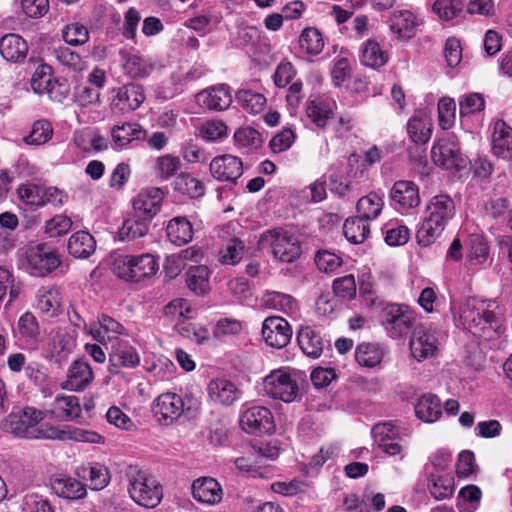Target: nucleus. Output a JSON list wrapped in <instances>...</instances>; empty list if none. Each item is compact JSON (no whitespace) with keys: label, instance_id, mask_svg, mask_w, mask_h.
Wrapping results in <instances>:
<instances>
[{"label":"nucleus","instance_id":"1","mask_svg":"<svg viewBox=\"0 0 512 512\" xmlns=\"http://www.w3.org/2000/svg\"><path fill=\"white\" fill-rule=\"evenodd\" d=\"M456 321L458 326L486 340L498 335L500 329L495 313L489 310V304L476 298H468L460 305Z\"/></svg>","mask_w":512,"mask_h":512},{"label":"nucleus","instance_id":"2","mask_svg":"<svg viewBox=\"0 0 512 512\" xmlns=\"http://www.w3.org/2000/svg\"><path fill=\"white\" fill-rule=\"evenodd\" d=\"M455 213V203L449 195L433 196L426 206L425 219L416 234L418 243L422 246L433 243L445 230Z\"/></svg>","mask_w":512,"mask_h":512},{"label":"nucleus","instance_id":"3","mask_svg":"<svg viewBox=\"0 0 512 512\" xmlns=\"http://www.w3.org/2000/svg\"><path fill=\"white\" fill-rule=\"evenodd\" d=\"M124 477L128 483V494L136 504L154 508L161 502L162 488L156 478L146 470L129 465L124 471Z\"/></svg>","mask_w":512,"mask_h":512},{"label":"nucleus","instance_id":"4","mask_svg":"<svg viewBox=\"0 0 512 512\" xmlns=\"http://www.w3.org/2000/svg\"><path fill=\"white\" fill-rule=\"evenodd\" d=\"M43 413L35 408L27 407L21 414L11 415L7 421L9 431L21 438L28 439H61L64 432L48 425H38Z\"/></svg>","mask_w":512,"mask_h":512},{"label":"nucleus","instance_id":"5","mask_svg":"<svg viewBox=\"0 0 512 512\" xmlns=\"http://www.w3.org/2000/svg\"><path fill=\"white\" fill-rule=\"evenodd\" d=\"M158 270V260L150 253L118 255L113 262V272L126 281L140 282L151 278Z\"/></svg>","mask_w":512,"mask_h":512},{"label":"nucleus","instance_id":"6","mask_svg":"<svg viewBox=\"0 0 512 512\" xmlns=\"http://www.w3.org/2000/svg\"><path fill=\"white\" fill-rule=\"evenodd\" d=\"M197 409V402L191 396L166 392L160 394L152 403V413L161 425H171L185 412Z\"/></svg>","mask_w":512,"mask_h":512},{"label":"nucleus","instance_id":"7","mask_svg":"<svg viewBox=\"0 0 512 512\" xmlns=\"http://www.w3.org/2000/svg\"><path fill=\"white\" fill-rule=\"evenodd\" d=\"M61 264L56 250L46 243H30L22 252V266L31 275L44 277Z\"/></svg>","mask_w":512,"mask_h":512},{"label":"nucleus","instance_id":"8","mask_svg":"<svg viewBox=\"0 0 512 512\" xmlns=\"http://www.w3.org/2000/svg\"><path fill=\"white\" fill-rule=\"evenodd\" d=\"M259 245L263 249H269L273 257L282 263H292L301 255L299 241L282 228H275L262 233Z\"/></svg>","mask_w":512,"mask_h":512},{"label":"nucleus","instance_id":"9","mask_svg":"<svg viewBox=\"0 0 512 512\" xmlns=\"http://www.w3.org/2000/svg\"><path fill=\"white\" fill-rule=\"evenodd\" d=\"M431 159L437 166L451 171L465 169L469 164L468 157L462 153L454 135H448L434 143Z\"/></svg>","mask_w":512,"mask_h":512},{"label":"nucleus","instance_id":"10","mask_svg":"<svg viewBox=\"0 0 512 512\" xmlns=\"http://www.w3.org/2000/svg\"><path fill=\"white\" fill-rule=\"evenodd\" d=\"M263 388L267 396L290 403L299 392V386L291 373L284 369H276L263 379Z\"/></svg>","mask_w":512,"mask_h":512},{"label":"nucleus","instance_id":"11","mask_svg":"<svg viewBox=\"0 0 512 512\" xmlns=\"http://www.w3.org/2000/svg\"><path fill=\"white\" fill-rule=\"evenodd\" d=\"M415 322L413 312L405 305L388 304L383 311V325L393 338L406 335Z\"/></svg>","mask_w":512,"mask_h":512},{"label":"nucleus","instance_id":"12","mask_svg":"<svg viewBox=\"0 0 512 512\" xmlns=\"http://www.w3.org/2000/svg\"><path fill=\"white\" fill-rule=\"evenodd\" d=\"M241 428L250 434L267 433L275 430L271 411L263 406H253L244 410L240 415Z\"/></svg>","mask_w":512,"mask_h":512},{"label":"nucleus","instance_id":"13","mask_svg":"<svg viewBox=\"0 0 512 512\" xmlns=\"http://www.w3.org/2000/svg\"><path fill=\"white\" fill-rule=\"evenodd\" d=\"M141 361L137 349L126 340H117L109 354V372L120 373L121 369H133L139 366Z\"/></svg>","mask_w":512,"mask_h":512},{"label":"nucleus","instance_id":"14","mask_svg":"<svg viewBox=\"0 0 512 512\" xmlns=\"http://www.w3.org/2000/svg\"><path fill=\"white\" fill-rule=\"evenodd\" d=\"M412 356L419 362L438 353L439 341L436 333L424 326L414 329L410 342Z\"/></svg>","mask_w":512,"mask_h":512},{"label":"nucleus","instance_id":"15","mask_svg":"<svg viewBox=\"0 0 512 512\" xmlns=\"http://www.w3.org/2000/svg\"><path fill=\"white\" fill-rule=\"evenodd\" d=\"M262 336L270 347L281 349L287 346L292 337V329L282 317H267L262 324Z\"/></svg>","mask_w":512,"mask_h":512},{"label":"nucleus","instance_id":"16","mask_svg":"<svg viewBox=\"0 0 512 512\" xmlns=\"http://www.w3.org/2000/svg\"><path fill=\"white\" fill-rule=\"evenodd\" d=\"M371 433L374 442L386 454L396 456L402 452L399 427L391 421L375 424Z\"/></svg>","mask_w":512,"mask_h":512},{"label":"nucleus","instance_id":"17","mask_svg":"<svg viewBox=\"0 0 512 512\" xmlns=\"http://www.w3.org/2000/svg\"><path fill=\"white\" fill-rule=\"evenodd\" d=\"M209 170L218 181L235 182L243 173V165L240 158L225 154L213 158Z\"/></svg>","mask_w":512,"mask_h":512},{"label":"nucleus","instance_id":"18","mask_svg":"<svg viewBox=\"0 0 512 512\" xmlns=\"http://www.w3.org/2000/svg\"><path fill=\"white\" fill-rule=\"evenodd\" d=\"M390 198L396 210L407 212L420 204V195L418 186L407 180H400L394 183Z\"/></svg>","mask_w":512,"mask_h":512},{"label":"nucleus","instance_id":"19","mask_svg":"<svg viewBox=\"0 0 512 512\" xmlns=\"http://www.w3.org/2000/svg\"><path fill=\"white\" fill-rule=\"evenodd\" d=\"M387 23L397 39L409 40L415 36L419 20L412 11L397 10L391 13Z\"/></svg>","mask_w":512,"mask_h":512},{"label":"nucleus","instance_id":"20","mask_svg":"<svg viewBox=\"0 0 512 512\" xmlns=\"http://www.w3.org/2000/svg\"><path fill=\"white\" fill-rule=\"evenodd\" d=\"M163 191L152 187L141 191L133 200L135 214L150 220L160 211Z\"/></svg>","mask_w":512,"mask_h":512},{"label":"nucleus","instance_id":"21","mask_svg":"<svg viewBox=\"0 0 512 512\" xmlns=\"http://www.w3.org/2000/svg\"><path fill=\"white\" fill-rule=\"evenodd\" d=\"M193 498L205 505H216L222 501L223 490L219 482L212 477H200L191 485Z\"/></svg>","mask_w":512,"mask_h":512},{"label":"nucleus","instance_id":"22","mask_svg":"<svg viewBox=\"0 0 512 512\" xmlns=\"http://www.w3.org/2000/svg\"><path fill=\"white\" fill-rule=\"evenodd\" d=\"M196 102L209 110L223 111L231 105L232 96L229 87L221 84L197 93Z\"/></svg>","mask_w":512,"mask_h":512},{"label":"nucleus","instance_id":"23","mask_svg":"<svg viewBox=\"0 0 512 512\" xmlns=\"http://www.w3.org/2000/svg\"><path fill=\"white\" fill-rule=\"evenodd\" d=\"M145 100L143 87L138 84H128L117 89L112 99L113 108L120 112L134 111Z\"/></svg>","mask_w":512,"mask_h":512},{"label":"nucleus","instance_id":"24","mask_svg":"<svg viewBox=\"0 0 512 512\" xmlns=\"http://www.w3.org/2000/svg\"><path fill=\"white\" fill-rule=\"evenodd\" d=\"M73 338L65 331H52L46 348V357L50 362L60 364L74 349Z\"/></svg>","mask_w":512,"mask_h":512},{"label":"nucleus","instance_id":"25","mask_svg":"<svg viewBox=\"0 0 512 512\" xmlns=\"http://www.w3.org/2000/svg\"><path fill=\"white\" fill-rule=\"evenodd\" d=\"M210 401L222 406H230L241 395L240 390L230 380L224 378L213 379L207 386Z\"/></svg>","mask_w":512,"mask_h":512},{"label":"nucleus","instance_id":"26","mask_svg":"<svg viewBox=\"0 0 512 512\" xmlns=\"http://www.w3.org/2000/svg\"><path fill=\"white\" fill-rule=\"evenodd\" d=\"M94 373L89 364L82 360H76L71 363L67 370V378L62 384V388L71 391H83L93 381Z\"/></svg>","mask_w":512,"mask_h":512},{"label":"nucleus","instance_id":"27","mask_svg":"<svg viewBox=\"0 0 512 512\" xmlns=\"http://www.w3.org/2000/svg\"><path fill=\"white\" fill-rule=\"evenodd\" d=\"M492 151L499 158L512 159V128L502 120L493 127Z\"/></svg>","mask_w":512,"mask_h":512},{"label":"nucleus","instance_id":"28","mask_svg":"<svg viewBox=\"0 0 512 512\" xmlns=\"http://www.w3.org/2000/svg\"><path fill=\"white\" fill-rule=\"evenodd\" d=\"M230 225L222 228L220 237L225 241L222 248L219 250L218 257L221 264L235 265L244 255V244L237 238H228Z\"/></svg>","mask_w":512,"mask_h":512},{"label":"nucleus","instance_id":"29","mask_svg":"<svg viewBox=\"0 0 512 512\" xmlns=\"http://www.w3.org/2000/svg\"><path fill=\"white\" fill-rule=\"evenodd\" d=\"M0 53L9 62H21L27 56L28 45L20 35L6 34L0 39Z\"/></svg>","mask_w":512,"mask_h":512},{"label":"nucleus","instance_id":"30","mask_svg":"<svg viewBox=\"0 0 512 512\" xmlns=\"http://www.w3.org/2000/svg\"><path fill=\"white\" fill-rule=\"evenodd\" d=\"M407 132L416 144L428 142L432 134V122L428 114L423 110L416 111L408 121Z\"/></svg>","mask_w":512,"mask_h":512},{"label":"nucleus","instance_id":"31","mask_svg":"<svg viewBox=\"0 0 512 512\" xmlns=\"http://www.w3.org/2000/svg\"><path fill=\"white\" fill-rule=\"evenodd\" d=\"M51 489L57 496L68 500L82 499L87 494L86 486L81 481L69 476L51 480Z\"/></svg>","mask_w":512,"mask_h":512},{"label":"nucleus","instance_id":"32","mask_svg":"<svg viewBox=\"0 0 512 512\" xmlns=\"http://www.w3.org/2000/svg\"><path fill=\"white\" fill-rule=\"evenodd\" d=\"M89 333L96 341L104 343L125 334V328L110 316L101 315L98 322L90 326Z\"/></svg>","mask_w":512,"mask_h":512},{"label":"nucleus","instance_id":"33","mask_svg":"<svg viewBox=\"0 0 512 512\" xmlns=\"http://www.w3.org/2000/svg\"><path fill=\"white\" fill-rule=\"evenodd\" d=\"M120 57L122 70L130 78H145L153 69L152 64L138 54L121 51Z\"/></svg>","mask_w":512,"mask_h":512},{"label":"nucleus","instance_id":"34","mask_svg":"<svg viewBox=\"0 0 512 512\" xmlns=\"http://www.w3.org/2000/svg\"><path fill=\"white\" fill-rule=\"evenodd\" d=\"M51 413L60 420H74L81 414L79 399L73 395H57L51 403Z\"/></svg>","mask_w":512,"mask_h":512},{"label":"nucleus","instance_id":"35","mask_svg":"<svg viewBox=\"0 0 512 512\" xmlns=\"http://www.w3.org/2000/svg\"><path fill=\"white\" fill-rule=\"evenodd\" d=\"M298 344L305 355L319 358L323 352V339L318 332L309 326L302 327L297 335Z\"/></svg>","mask_w":512,"mask_h":512},{"label":"nucleus","instance_id":"36","mask_svg":"<svg viewBox=\"0 0 512 512\" xmlns=\"http://www.w3.org/2000/svg\"><path fill=\"white\" fill-rule=\"evenodd\" d=\"M96 249L94 237L86 231L72 234L68 240V251L75 258H88Z\"/></svg>","mask_w":512,"mask_h":512},{"label":"nucleus","instance_id":"37","mask_svg":"<svg viewBox=\"0 0 512 512\" xmlns=\"http://www.w3.org/2000/svg\"><path fill=\"white\" fill-rule=\"evenodd\" d=\"M415 414L427 423L437 421L442 414L440 400L433 394L422 395L415 405Z\"/></svg>","mask_w":512,"mask_h":512},{"label":"nucleus","instance_id":"38","mask_svg":"<svg viewBox=\"0 0 512 512\" xmlns=\"http://www.w3.org/2000/svg\"><path fill=\"white\" fill-rule=\"evenodd\" d=\"M210 271L205 265L190 267L186 272V285L193 293L202 296L209 292Z\"/></svg>","mask_w":512,"mask_h":512},{"label":"nucleus","instance_id":"39","mask_svg":"<svg viewBox=\"0 0 512 512\" xmlns=\"http://www.w3.org/2000/svg\"><path fill=\"white\" fill-rule=\"evenodd\" d=\"M144 131L136 123H124L116 125L111 131L112 140L117 149H123L134 140L144 138Z\"/></svg>","mask_w":512,"mask_h":512},{"label":"nucleus","instance_id":"40","mask_svg":"<svg viewBox=\"0 0 512 512\" xmlns=\"http://www.w3.org/2000/svg\"><path fill=\"white\" fill-rule=\"evenodd\" d=\"M263 306L269 309L281 311L286 314H293L297 311V302L289 294L267 291L261 298Z\"/></svg>","mask_w":512,"mask_h":512},{"label":"nucleus","instance_id":"41","mask_svg":"<svg viewBox=\"0 0 512 512\" xmlns=\"http://www.w3.org/2000/svg\"><path fill=\"white\" fill-rule=\"evenodd\" d=\"M169 240L177 246H182L192 240L193 229L185 217H175L169 221L167 228Z\"/></svg>","mask_w":512,"mask_h":512},{"label":"nucleus","instance_id":"42","mask_svg":"<svg viewBox=\"0 0 512 512\" xmlns=\"http://www.w3.org/2000/svg\"><path fill=\"white\" fill-rule=\"evenodd\" d=\"M384 207V201L381 195L372 192L361 197L357 202V213L359 218L365 221L376 219Z\"/></svg>","mask_w":512,"mask_h":512},{"label":"nucleus","instance_id":"43","mask_svg":"<svg viewBox=\"0 0 512 512\" xmlns=\"http://www.w3.org/2000/svg\"><path fill=\"white\" fill-rule=\"evenodd\" d=\"M383 347L375 343H361L357 346L355 358L359 365L373 368L379 365L384 357Z\"/></svg>","mask_w":512,"mask_h":512},{"label":"nucleus","instance_id":"44","mask_svg":"<svg viewBox=\"0 0 512 512\" xmlns=\"http://www.w3.org/2000/svg\"><path fill=\"white\" fill-rule=\"evenodd\" d=\"M182 163L178 156L164 154L155 159L153 171L160 181H168L181 169Z\"/></svg>","mask_w":512,"mask_h":512},{"label":"nucleus","instance_id":"45","mask_svg":"<svg viewBox=\"0 0 512 512\" xmlns=\"http://www.w3.org/2000/svg\"><path fill=\"white\" fill-rule=\"evenodd\" d=\"M37 308L47 316H56L60 308V294L55 288L41 287L37 292Z\"/></svg>","mask_w":512,"mask_h":512},{"label":"nucleus","instance_id":"46","mask_svg":"<svg viewBox=\"0 0 512 512\" xmlns=\"http://www.w3.org/2000/svg\"><path fill=\"white\" fill-rule=\"evenodd\" d=\"M325 42L320 30L306 27L300 34L299 46L306 54L318 55L323 51Z\"/></svg>","mask_w":512,"mask_h":512},{"label":"nucleus","instance_id":"47","mask_svg":"<svg viewBox=\"0 0 512 512\" xmlns=\"http://www.w3.org/2000/svg\"><path fill=\"white\" fill-rule=\"evenodd\" d=\"M235 100L245 111L251 114L260 113L267 102L263 94L251 89L238 90L235 95Z\"/></svg>","mask_w":512,"mask_h":512},{"label":"nucleus","instance_id":"48","mask_svg":"<svg viewBox=\"0 0 512 512\" xmlns=\"http://www.w3.org/2000/svg\"><path fill=\"white\" fill-rule=\"evenodd\" d=\"M360 61L371 68H379L388 61V55L381 49L378 42L368 40L361 49Z\"/></svg>","mask_w":512,"mask_h":512},{"label":"nucleus","instance_id":"49","mask_svg":"<svg viewBox=\"0 0 512 512\" xmlns=\"http://www.w3.org/2000/svg\"><path fill=\"white\" fill-rule=\"evenodd\" d=\"M343 232L349 242L360 244L369 236L370 226L363 218L352 217L345 221Z\"/></svg>","mask_w":512,"mask_h":512},{"label":"nucleus","instance_id":"50","mask_svg":"<svg viewBox=\"0 0 512 512\" xmlns=\"http://www.w3.org/2000/svg\"><path fill=\"white\" fill-rule=\"evenodd\" d=\"M148 230L149 221L135 214L124 221L118 234L121 240H135L146 235Z\"/></svg>","mask_w":512,"mask_h":512},{"label":"nucleus","instance_id":"51","mask_svg":"<svg viewBox=\"0 0 512 512\" xmlns=\"http://www.w3.org/2000/svg\"><path fill=\"white\" fill-rule=\"evenodd\" d=\"M83 477L90 482L93 490H102L110 482V472L107 467L100 463L89 464L82 467Z\"/></svg>","mask_w":512,"mask_h":512},{"label":"nucleus","instance_id":"52","mask_svg":"<svg viewBox=\"0 0 512 512\" xmlns=\"http://www.w3.org/2000/svg\"><path fill=\"white\" fill-rule=\"evenodd\" d=\"M175 188L190 198H199L204 194V184L189 173H180L175 180Z\"/></svg>","mask_w":512,"mask_h":512},{"label":"nucleus","instance_id":"53","mask_svg":"<svg viewBox=\"0 0 512 512\" xmlns=\"http://www.w3.org/2000/svg\"><path fill=\"white\" fill-rule=\"evenodd\" d=\"M21 512H54L48 499L34 492H28L19 500Z\"/></svg>","mask_w":512,"mask_h":512},{"label":"nucleus","instance_id":"54","mask_svg":"<svg viewBox=\"0 0 512 512\" xmlns=\"http://www.w3.org/2000/svg\"><path fill=\"white\" fill-rule=\"evenodd\" d=\"M462 0H436L432 6L433 12L442 21H450L463 11Z\"/></svg>","mask_w":512,"mask_h":512},{"label":"nucleus","instance_id":"55","mask_svg":"<svg viewBox=\"0 0 512 512\" xmlns=\"http://www.w3.org/2000/svg\"><path fill=\"white\" fill-rule=\"evenodd\" d=\"M485 100L480 93H467L459 98V113L461 117L470 116L483 111Z\"/></svg>","mask_w":512,"mask_h":512},{"label":"nucleus","instance_id":"56","mask_svg":"<svg viewBox=\"0 0 512 512\" xmlns=\"http://www.w3.org/2000/svg\"><path fill=\"white\" fill-rule=\"evenodd\" d=\"M64 41L71 46H81L88 42L89 31L81 23L74 22L67 24L62 30Z\"/></svg>","mask_w":512,"mask_h":512},{"label":"nucleus","instance_id":"57","mask_svg":"<svg viewBox=\"0 0 512 512\" xmlns=\"http://www.w3.org/2000/svg\"><path fill=\"white\" fill-rule=\"evenodd\" d=\"M53 136V128L49 121L38 120L33 126L31 133L24 138L29 145H43Z\"/></svg>","mask_w":512,"mask_h":512},{"label":"nucleus","instance_id":"58","mask_svg":"<svg viewBox=\"0 0 512 512\" xmlns=\"http://www.w3.org/2000/svg\"><path fill=\"white\" fill-rule=\"evenodd\" d=\"M307 116L318 127H325L333 112L328 103L320 100H312L307 106Z\"/></svg>","mask_w":512,"mask_h":512},{"label":"nucleus","instance_id":"59","mask_svg":"<svg viewBox=\"0 0 512 512\" xmlns=\"http://www.w3.org/2000/svg\"><path fill=\"white\" fill-rule=\"evenodd\" d=\"M489 256V247L483 236L474 234L469 239L468 258L474 264L484 263Z\"/></svg>","mask_w":512,"mask_h":512},{"label":"nucleus","instance_id":"60","mask_svg":"<svg viewBox=\"0 0 512 512\" xmlns=\"http://www.w3.org/2000/svg\"><path fill=\"white\" fill-rule=\"evenodd\" d=\"M456 103L453 98L443 97L438 102L439 125L442 129H450L455 121Z\"/></svg>","mask_w":512,"mask_h":512},{"label":"nucleus","instance_id":"61","mask_svg":"<svg viewBox=\"0 0 512 512\" xmlns=\"http://www.w3.org/2000/svg\"><path fill=\"white\" fill-rule=\"evenodd\" d=\"M243 326L242 323L232 318L219 319L213 329V335L215 338L224 341L229 337L240 334Z\"/></svg>","mask_w":512,"mask_h":512},{"label":"nucleus","instance_id":"62","mask_svg":"<svg viewBox=\"0 0 512 512\" xmlns=\"http://www.w3.org/2000/svg\"><path fill=\"white\" fill-rule=\"evenodd\" d=\"M52 79V68L47 64H41L36 68L31 77V88L37 94H44Z\"/></svg>","mask_w":512,"mask_h":512},{"label":"nucleus","instance_id":"63","mask_svg":"<svg viewBox=\"0 0 512 512\" xmlns=\"http://www.w3.org/2000/svg\"><path fill=\"white\" fill-rule=\"evenodd\" d=\"M43 187L35 184H22L17 189V195L21 202L30 206H43Z\"/></svg>","mask_w":512,"mask_h":512},{"label":"nucleus","instance_id":"64","mask_svg":"<svg viewBox=\"0 0 512 512\" xmlns=\"http://www.w3.org/2000/svg\"><path fill=\"white\" fill-rule=\"evenodd\" d=\"M72 228V220L62 214L56 215L45 223V234L50 238L66 235Z\"/></svg>","mask_w":512,"mask_h":512}]
</instances>
